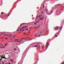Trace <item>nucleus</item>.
<instances>
[{
  "label": "nucleus",
  "instance_id": "obj_1",
  "mask_svg": "<svg viewBox=\"0 0 64 64\" xmlns=\"http://www.w3.org/2000/svg\"><path fill=\"white\" fill-rule=\"evenodd\" d=\"M59 29V27L58 26H56L54 28L55 30H58Z\"/></svg>",
  "mask_w": 64,
  "mask_h": 64
},
{
  "label": "nucleus",
  "instance_id": "obj_2",
  "mask_svg": "<svg viewBox=\"0 0 64 64\" xmlns=\"http://www.w3.org/2000/svg\"><path fill=\"white\" fill-rule=\"evenodd\" d=\"M60 4H56L55 5V6H56V7H58V6H60Z\"/></svg>",
  "mask_w": 64,
  "mask_h": 64
},
{
  "label": "nucleus",
  "instance_id": "obj_3",
  "mask_svg": "<svg viewBox=\"0 0 64 64\" xmlns=\"http://www.w3.org/2000/svg\"><path fill=\"white\" fill-rule=\"evenodd\" d=\"M1 58L2 59H6V58L5 57V56H4V57H3L2 56L1 57Z\"/></svg>",
  "mask_w": 64,
  "mask_h": 64
},
{
  "label": "nucleus",
  "instance_id": "obj_4",
  "mask_svg": "<svg viewBox=\"0 0 64 64\" xmlns=\"http://www.w3.org/2000/svg\"><path fill=\"white\" fill-rule=\"evenodd\" d=\"M27 24L25 23H24L23 24H22L20 25V26L21 27L22 26V25H23V24Z\"/></svg>",
  "mask_w": 64,
  "mask_h": 64
},
{
  "label": "nucleus",
  "instance_id": "obj_5",
  "mask_svg": "<svg viewBox=\"0 0 64 64\" xmlns=\"http://www.w3.org/2000/svg\"><path fill=\"white\" fill-rule=\"evenodd\" d=\"M43 17L42 18H40L39 21H40V20H43Z\"/></svg>",
  "mask_w": 64,
  "mask_h": 64
},
{
  "label": "nucleus",
  "instance_id": "obj_6",
  "mask_svg": "<svg viewBox=\"0 0 64 64\" xmlns=\"http://www.w3.org/2000/svg\"><path fill=\"white\" fill-rule=\"evenodd\" d=\"M46 49H47L48 48V47L49 46V45H48V46L46 45Z\"/></svg>",
  "mask_w": 64,
  "mask_h": 64
},
{
  "label": "nucleus",
  "instance_id": "obj_7",
  "mask_svg": "<svg viewBox=\"0 0 64 64\" xmlns=\"http://www.w3.org/2000/svg\"><path fill=\"white\" fill-rule=\"evenodd\" d=\"M40 26V24H39L38 26V27H39Z\"/></svg>",
  "mask_w": 64,
  "mask_h": 64
},
{
  "label": "nucleus",
  "instance_id": "obj_8",
  "mask_svg": "<svg viewBox=\"0 0 64 64\" xmlns=\"http://www.w3.org/2000/svg\"><path fill=\"white\" fill-rule=\"evenodd\" d=\"M14 51H16V48H15L14 49Z\"/></svg>",
  "mask_w": 64,
  "mask_h": 64
},
{
  "label": "nucleus",
  "instance_id": "obj_9",
  "mask_svg": "<svg viewBox=\"0 0 64 64\" xmlns=\"http://www.w3.org/2000/svg\"><path fill=\"white\" fill-rule=\"evenodd\" d=\"M10 36H13V35H11V34H10Z\"/></svg>",
  "mask_w": 64,
  "mask_h": 64
},
{
  "label": "nucleus",
  "instance_id": "obj_10",
  "mask_svg": "<svg viewBox=\"0 0 64 64\" xmlns=\"http://www.w3.org/2000/svg\"><path fill=\"white\" fill-rule=\"evenodd\" d=\"M37 23L36 22V23H35L34 24V25H36V24H37Z\"/></svg>",
  "mask_w": 64,
  "mask_h": 64
},
{
  "label": "nucleus",
  "instance_id": "obj_11",
  "mask_svg": "<svg viewBox=\"0 0 64 64\" xmlns=\"http://www.w3.org/2000/svg\"><path fill=\"white\" fill-rule=\"evenodd\" d=\"M18 40V39H16L14 40V41H16V40Z\"/></svg>",
  "mask_w": 64,
  "mask_h": 64
},
{
  "label": "nucleus",
  "instance_id": "obj_12",
  "mask_svg": "<svg viewBox=\"0 0 64 64\" xmlns=\"http://www.w3.org/2000/svg\"><path fill=\"white\" fill-rule=\"evenodd\" d=\"M3 13H4L3 12H2L1 13V14H3Z\"/></svg>",
  "mask_w": 64,
  "mask_h": 64
},
{
  "label": "nucleus",
  "instance_id": "obj_13",
  "mask_svg": "<svg viewBox=\"0 0 64 64\" xmlns=\"http://www.w3.org/2000/svg\"><path fill=\"white\" fill-rule=\"evenodd\" d=\"M37 47V46L36 45L34 46V47Z\"/></svg>",
  "mask_w": 64,
  "mask_h": 64
},
{
  "label": "nucleus",
  "instance_id": "obj_14",
  "mask_svg": "<svg viewBox=\"0 0 64 64\" xmlns=\"http://www.w3.org/2000/svg\"><path fill=\"white\" fill-rule=\"evenodd\" d=\"M46 44V45H48V44H49L48 43V42H47Z\"/></svg>",
  "mask_w": 64,
  "mask_h": 64
},
{
  "label": "nucleus",
  "instance_id": "obj_15",
  "mask_svg": "<svg viewBox=\"0 0 64 64\" xmlns=\"http://www.w3.org/2000/svg\"><path fill=\"white\" fill-rule=\"evenodd\" d=\"M0 45H1V46H3V44H0Z\"/></svg>",
  "mask_w": 64,
  "mask_h": 64
},
{
  "label": "nucleus",
  "instance_id": "obj_16",
  "mask_svg": "<svg viewBox=\"0 0 64 64\" xmlns=\"http://www.w3.org/2000/svg\"><path fill=\"white\" fill-rule=\"evenodd\" d=\"M5 48V47H4V46H2V48Z\"/></svg>",
  "mask_w": 64,
  "mask_h": 64
},
{
  "label": "nucleus",
  "instance_id": "obj_17",
  "mask_svg": "<svg viewBox=\"0 0 64 64\" xmlns=\"http://www.w3.org/2000/svg\"><path fill=\"white\" fill-rule=\"evenodd\" d=\"M22 28H23V29H25V28L24 26L23 27H22Z\"/></svg>",
  "mask_w": 64,
  "mask_h": 64
},
{
  "label": "nucleus",
  "instance_id": "obj_18",
  "mask_svg": "<svg viewBox=\"0 0 64 64\" xmlns=\"http://www.w3.org/2000/svg\"><path fill=\"white\" fill-rule=\"evenodd\" d=\"M38 16V17H40V16Z\"/></svg>",
  "mask_w": 64,
  "mask_h": 64
},
{
  "label": "nucleus",
  "instance_id": "obj_19",
  "mask_svg": "<svg viewBox=\"0 0 64 64\" xmlns=\"http://www.w3.org/2000/svg\"><path fill=\"white\" fill-rule=\"evenodd\" d=\"M25 30H28V29H26Z\"/></svg>",
  "mask_w": 64,
  "mask_h": 64
},
{
  "label": "nucleus",
  "instance_id": "obj_20",
  "mask_svg": "<svg viewBox=\"0 0 64 64\" xmlns=\"http://www.w3.org/2000/svg\"><path fill=\"white\" fill-rule=\"evenodd\" d=\"M39 21H38L36 23H38V22H39Z\"/></svg>",
  "mask_w": 64,
  "mask_h": 64
},
{
  "label": "nucleus",
  "instance_id": "obj_21",
  "mask_svg": "<svg viewBox=\"0 0 64 64\" xmlns=\"http://www.w3.org/2000/svg\"><path fill=\"white\" fill-rule=\"evenodd\" d=\"M10 15V14H9L8 16H8H9Z\"/></svg>",
  "mask_w": 64,
  "mask_h": 64
},
{
  "label": "nucleus",
  "instance_id": "obj_22",
  "mask_svg": "<svg viewBox=\"0 0 64 64\" xmlns=\"http://www.w3.org/2000/svg\"><path fill=\"white\" fill-rule=\"evenodd\" d=\"M8 37H10V36L8 35Z\"/></svg>",
  "mask_w": 64,
  "mask_h": 64
},
{
  "label": "nucleus",
  "instance_id": "obj_23",
  "mask_svg": "<svg viewBox=\"0 0 64 64\" xmlns=\"http://www.w3.org/2000/svg\"><path fill=\"white\" fill-rule=\"evenodd\" d=\"M22 31H25V30H22Z\"/></svg>",
  "mask_w": 64,
  "mask_h": 64
},
{
  "label": "nucleus",
  "instance_id": "obj_24",
  "mask_svg": "<svg viewBox=\"0 0 64 64\" xmlns=\"http://www.w3.org/2000/svg\"><path fill=\"white\" fill-rule=\"evenodd\" d=\"M28 33H29V34L30 33V32H28Z\"/></svg>",
  "mask_w": 64,
  "mask_h": 64
},
{
  "label": "nucleus",
  "instance_id": "obj_25",
  "mask_svg": "<svg viewBox=\"0 0 64 64\" xmlns=\"http://www.w3.org/2000/svg\"><path fill=\"white\" fill-rule=\"evenodd\" d=\"M0 39H3V38H0Z\"/></svg>",
  "mask_w": 64,
  "mask_h": 64
},
{
  "label": "nucleus",
  "instance_id": "obj_26",
  "mask_svg": "<svg viewBox=\"0 0 64 64\" xmlns=\"http://www.w3.org/2000/svg\"><path fill=\"white\" fill-rule=\"evenodd\" d=\"M56 37H57V36H57V35H56Z\"/></svg>",
  "mask_w": 64,
  "mask_h": 64
},
{
  "label": "nucleus",
  "instance_id": "obj_27",
  "mask_svg": "<svg viewBox=\"0 0 64 64\" xmlns=\"http://www.w3.org/2000/svg\"><path fill=\"white\" fill-rule=\"evenodd\" d=\"M2 59L1 58V59H0V61H1V60H2Z\"/></svg>",
  "mask_w": 64,
  "mask_h": 64
},
{
  "label": "nucleus",
  "instance_id": "obj_28",
  "mask_svg": "<svg viewBox=\"0 0 64 64\" xmlns=\"http://www.w3.org/2000/svg\"><path fill=\"white\" fill-rule=\"evenodd\" d=\"M19 31V30H16V31Z\"/></svg>",
  "mask_w": 64,
  "mask_h": 64
},
{
  "label": "nucleus",
  "instance_id": "obj_29",
  "mask_svg": "<svg viewBox=\"0 0 64 64\" xmlns=\"http://www.w3.org/2000/svg\"><path fill=\"white\" fill-rule=\"evenodd\" d=\"M32 28H30V29H32Z\"/></svg>",
  "mask_w": 64,
  "mask_h": 64
},
{
  "label": "nucleus",
  "instance_id": "obj_30",
  "mask_svg": "<svg viewBox=\"0 0 64 64\" xmlns=\"http://www.w3.org/2000/svg\"><path fill=\"white\" fill-rule=\"evenodd\" d=\"M45 11L46 12L47 11V10H46V9H45Z\"/></svg>",
  "mask_w": 64,
  "mask_h": 64
},
{
  "label": "nucleus",
  "instance_id": "obj_31",
  "mask_svg": "<svg viewBox=\"0 0 64 64\" xmlns=\"http://www.w3.org/2000/svg\"><path fill=\"white\" fill-rule=\"evenodd\" d=\"M24 35H26V33H24Z\"/></svg>",
  "mask_w": 64,
  "mask_h": 64
},
{
  "label": "nucleus",
  "instance_id": "obj_32",
  "mask_svg": "<svg viewBox=\"0 0 64 64\" xmlns=\"http://www.w3.org/2000/svg\"><path fill=\"white\" fill-rule=\"evenodd\" d=\"M13 37L14 38H15V36H13Z\"/></svg>",
  "mask_w": 64,
  "mask_h": 64
},
{
  "label": "nucleus",
  "instance_id": "obj_33",
  "mask_svg": "<svg viewBox=\"0 0 64 64\" xmlns=\"http://www.w3.org/2000/svg\"><path fill=\"white\" fill-rule=\"evenodd\" d=\"M6 44H5V45H4V46H6Z\"/></svg>",
  "mask_w": 64,
  "mask_h": 64
},
{
  "label": "nucleus",
  "instance_id": "obj_34",
  "mask_svg": "<svg viewBox=\"0 0 64 64\" xmlns=\"http://www.w3.org/2000/svg\"><path fill=\"white\" fill-rule=\"evenodd\" d=\"M22 39H25V38H22Z\"/></svg>",
  "mask_w": 64,
  "mask_h": 64
},
{
  "label": "nucleus",
  "instance_id": "obj_35",
  "mask_svg": "<svg viewBox=\"0 0 64 64\" xmlns=\"http://www.w3.org/2000/svg\"><path fill=\"white\" fill-rule=\"evenodd\" d=\"M43 8H45V6H43Z\"/></svg>",
  "mask_w": 64,
  "mask_h": 64
},
{
  "label": "nucleus",
  "instance_id": "obj_36",
  "mask_svg": "<svg viewBox=\"0 0 64 64\" xmlns=\"http://www.w3.org/2000/svg\"><path fill=\"white\" fill-rule=\"evenodd\" d=\"M11 64V63H9L8 64Z\"/></svg>",
  "mask_w": 64,
  "mask_h": 64
},
{
  "label": "nucleus",
  "instance_id": "obj_37",
  "mask_svg": "<svg viewBox=\"0 0 64 64\" xmlns=\"http://www.w3.org/2000/svg\"><path fill=\"white\" fill-rule=\"evenodd\" d=\"M4 36H6V34L4 35Z\"/></svg>",
  "mask_w": 64,
  "mask_h": 64
},
{
  "label": "nucleus",
  "instance_id": "obj_38",
  "mask_svg": "<svg viewBox=\"0 0 64 64\" xmlns=\"http://www.w3.org/2000/svg\"><path fill=\"white\" fill-rule=\"evenodd\" d=\"M38 37H40V35H38Z\"/></svg>",
  "mask_w": 64,
  "mask_h": 64
},
{
  "label": "nucleus",
  "instance_id": "obj_39",
  "mask_svg": "<svg viewBox=\"0 0 64 64\" xmlns=\"http://www.w3.org/2000/svg\"><path fill=\"white\" fill-rule=\"evenodd\" d=\"M32 44H31L30 45H32Z\"/></svg>",
  "mask_w": 64,
  "mask_h": 64
},
{
  "label": "nucleus",
  "instance_id": "obj_40",
  "mask_svg": "<svg viewBox=\"0 0 64 64\" xmlns=\"http://www.w3.org/2000/svg\"><path fill=\"white\" fill-rule=\"evenodd\" d=\"M25 27H28V26H25Z\"/></svg>",
  "mask_w": 64,
  "mask_h": 64
},
{
  "label": "nucleus",
  "instance_id": "obj_41",
  "mask_svg": "<svg viewBox=\"0 0 64 64\" xmlns=\"http://www.w3.org/2000/svg\"><path fill=\"white\" fill-rule=\"evenodd\" d=\"M6 39H7V38H6Z\"/></svg>",
  "mask_w": 64,
  "mask_h": 64
},
{
  "label": "nucleus",
  "instance_id": "obj_42",
  "mask_svg": "<svg viewBox=\"0 0 64 64\" xmlns=\"http://www.w3.org/2000/svg\"><path fill=\"white\" fill-rule=\"evenodd\" d=\"M2 34H4V33Z\"/></svg>",
  "mask_w": 64,
  "mask_h": 64
},
{
  "label": "nucleus",
  "instance_id": "obj_43",
  "mask_svg": "<svg viewBox=\"0 0 64 64\" xmlns=\"http://www.w3.org/2000/svg\"><path fill=\"white\" fill-rule=\"evenodd\" d=\"M2 18H3V17H2Z\"/></svg>",
  "mask_w": 64,
  "mask_h": 64
},
{
  "label": "nucleus",
  "instance_id": "obj_44",
  "mask_svg": "<svg viewBox=\"0 0 64 64\" xmlns=\"http://www.w3.org/2000/svg\"><path fill=\"white\" fill-rule=\"evenodd\" d=\"M20 30H22L21 29H20Z\"/></svg>",
  "mask_w": 64,
  "mask_h": 64
},
{
  "label": "nucleus",
  "instance_id": "obj_45",
  "mask_svg": "<svg viewBox=\"0 0 64 64\" xmlns=\"http://www.w3.org/2000/svg\"><path fill=\"white\" fill-rule=\"evenodd\" d=\"M62 64H64V63H62Z\"/></svg>",
  "mask_w": 64,
  "mask_h": 64
},
{
  "label": "nucleus",
  "instance_id": "obj_46",
  "mask_svg": "<svg viewBox=\"0 0 64 64\" xmlns=\"http://www.w3.org/2000/svg\"><path fill=\"white\" fill-rule=\"evenodd\" d=\"M2 64H4V62H2Z\"/></svg>",
  "mask_w": 64,
  "mask_h": 64
},
{
  "label": "nucleus",
  "instance_id": "obj_47",
  "mask_svg": "<svg viewBox=\"0 0 64 64\" xmlns=\"http://www.w3.org/2000/svg\"><path fill=\"white\" fill-rule=\"evenodd\" d=\"M6 14V13H5L4 14V15H5V14Z\"/></svg>",
  "mask_w": 64,
  "mask_h": 64
},
{
  "label": "nucleus",
  "instance_id": "obj_48",
  "mask_svg": "<svg viewBox=\"0 0 64 64\" xmlns=\"http://www.w3.org/2000/svg\"><path fill=\"white\" fill-rule=\"evenodd\" d=\"M22 28V29H23V28Z\"/></svg>",
  "mask_w": 64,
  "mask_h": 64
},
{
  "label": "nucleus",
  "instance_id": "obj_49",
  "mask_svg": "<svg viewBox=\"0 0 64 64\" xmlns=\"http://www.w3.org/2000/svg\"><path fill=\"white\" fill-rule=\"evenodd\" d=\"M43 6H44V4L43 5Z\"/></svg>",
  "mask_w": 64,
  "mask_h": 64
},
{
  "label": "nucleus",
  "instance_id": "obj_50",
  "mask_svg": "<svg viewBox=\"0 0 64 64\" xmlns=\"http://www.w3.org/2000/svg\"><path fill=\"white\" fill-rule=\"evenodd\" d=\"M36 35H35L34 36H36Z\"/></svg>",
  "mask_w": 64,
  "mask_h": 64
},
{
  "label": "nucleus",
  "instance_id": "obj_51",
  "mask_svg": "<svg viewBox=\"0 0 64 64\" xmlns=\"http://www.w3.org/2000/svg\"><path fill=\"white\" fill-rule=\"evenodd\" d=\"M22 40H20V41H22Z\"/></svg>",
  "mask_w": 64,
  "mask_h": 64
},
{
  "label": "nucleus",
  "instance_id": "obj_52",
  "mask_svg": "<svg viewBox=\"0 0 64 64\" xmlns=\"http://www.w3.org/2000/svg\"><path fill=\"white\" fill-rule=\"evenodd\" d=\"M2 38H4V37H3Z\"/></svg>",
  "mask_w": 64,
  "mask_h": 64
},
{
  "label": "nucleus",
  "instance_id": "obj_53",
  "mask_svg": "<svg viewBox=\"0 0 64 64\" xmlns=\"http://www.w3.org/2000/svg\"><path fill=\"white\" fill-rule=\"evenodd\" d=\"M32 17H33V15H32Z\"/></svg>",
  "mask_w": 64,
  "mask_h": 64
},
{
  "label": "nucleus",
  "instance_id": "obj_54",
  "mask_svg": "<svg viewBox=\"0 0 64 64\" xmlns=\"http://www.w3.org/2000/svg\"><path fill=\"white\" fill-rule=\"evenodd\" d=\"M56 12H58V11Z\"/></svg>",
  "mask_w": 64,
  "mask_h": 64
},
{
  "label": "nucleus",
  "instance_id": "obj_55",
  "mask_svg": "<svg viewBox=\"0 0 64 64\" xmlns=\"http://www.w3.org/2000/svg\"><path fill=\"white\" fill-rule=\"evenodd\" d=\"M13 62V61H11V62Z\"/></svg>",
  "mask_w": 64,
  "mask_h": 64
},
{
  "label": "nucleus",
  "instance_id": "obj_56",
  "mask_svg": "<svg viewBox=\"0 0 64 64\" xmlns=\"http://www.w3.org/2000/svg\"><path fill=\"white\" fill-rule=\"evenodd\" d=\"M20 33V32H18V34H19Z\"/></svg>",
  "mask_w": 64,
  "mask_h": 64
},
{
  "label": "nucleus",
  "instance_id": "obj_57",
  "mask_svg": "<svg viewBox=\"0 0 64 64\" xmlns=\"http://www.w3.org/2000/svg\"><path fill=\"white\" fill-rule=\"evenodd\" d=\"M18 29H20V27L18 28Z\"/></svg>",
  "mask_w": 64,
  "mask_h": 64
},
{
  "label": "nucleus",
  "instance_id": "obj_58",
  "mask_svg": "<svg viewBox=\"0 0 64 64\" xmlns=\"http://www.w3.org/2000/svg\"><path fill=\"white\" fill-rule=\"evenodd\" d=\"M6 44H8V43H6Z\"/></svg>",
  "mask_w": 64,
  "mask_h": 64
},
{
  "label": "nucleus",
  "instance_id": "obj_59",
  "mask_svg": "<svg viewBox=\"0 0 64 64\" xmlns=\"http://www.w3.org/2000/svg\"><path fill=\"white\" fill-rule=\"evenodd\" d=\"M18 42H19V41H18Z\"/></svg>",
  "mask_w": 64,
  "mask_h": 64
},
{
  "label": "nucleus",
  "instance_id": "obj_60",
  "mask_svg": "<svg viewBox=\"0 0 64 64\" xmlns=\"http://www.w3.org/2000/svg\"><path fill=\"white\" fill-rule=\"evenodd\" d=\"M27 38H28V37L27 36Z\"/></svg>",
  "mask_w": 64,
  "mask_h": 64
},
{
  "label": "nucleus",
  "instance_id": "obj_61",
  "mask_svg": "<svg viewBox=\"0 0 64 64\" xmlns=\"http://www.w3.org/2000/svg\"><path fill=\"white\" fill-rule=\"evenodd\" d=\"M42 14H43V12H42Z\"/></svg>",
  "mask_w": 64,
  "mask_h": 64
},
{
  "label": "nucleus",
  "instance_id": "obj_62",
  "mask_svg": "<svg viewBox=\"0 0 64 64\" xmlns=\"http://www.w3.org/2000/svg\"><path fill=\"white\" fill-rule=\"evenodd\" d=\"M35 28H36V27Z\"/></svg>",
  "mask_w": 64,
  "mask_h": 64
},
{
  "label": "nucleus",
  "instance_id": "obj_63",
  "mask_svg": "<svg viewBox=\"0 0 64 64\" xmlns=\"http://www.w3.org/2000/svg\"><path fill=\"white\" fill-rule=\"evenodd\" d=\"M17 42V41H15V42Z\"/></svg>",
  "mask_w": 64,
  "mask_h": 64
},
{
  "label": "nucleus",
  "instance_id": "obj_64",
  "mask_svg": "<svg viewBox=\"0 0 64 64\" xmlns=\"http://www.w3.org/2000/svg\"><path fill=\"white\" fill-rule=\"evenodd\" d=\"M8 36V35H7V36Z\"/></svg>",
  "mask_w": 64,
  "mask_h": 64
}]
</instances>
